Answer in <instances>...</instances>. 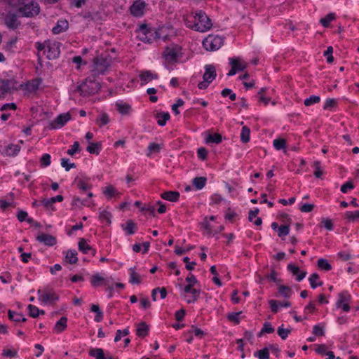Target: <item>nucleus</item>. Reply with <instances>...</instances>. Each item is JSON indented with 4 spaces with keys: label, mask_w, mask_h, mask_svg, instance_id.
Wrapping results in <instances>:
<instances>
[{
    "label": "nucleus",
    "mask_w": 359,
    "mask_h": 359,
    "mask_svg": "<svg viewBox=\"0 0 359 359\" xmlns=\"http://www.w3.org/2000/svg\"><path fill=\"white\" fill-rule=\"evenodd\" d=\"M229 63L232 67L236 68L237 72L243 71L247 67L246 64L241 62V60L239 57L230 58Z\"/></svg>",
    "instance_id": "27"
},
{
    "label": "nucleus",
    "mask_w": 359,
    "mask_h": 359,
    "mask_svg": "<svg viewBox=\"0 0 359 359\" xmlns=\"http://www.w3.org/2000/svg\"><path fill=\"white\" fill-rule=\"evenodd\" d=\"M40 163L42 167L48 166L51 163L50 155L48 154H44L40 159Z\"/></svg>",
    "instance_id": "60"
},
{
    "label": "nucleus",
    "mask_w": 359,
    "mask_h": 359,
    "mask_svg": "<svg viewBox=\"0 0 359 359\" xmlns=\"http://www.w3.org/2000/svg\"><path fill=\"white\" fill-rule=\"evenodd\" d=\"M112 63V58L109 55H101L94 58L92 72L94 76L104 74Z\"/></svg>",
    "instance_id": "2"
},
{
    "label": "nucleus",
    "mask_w": 359,
    "mask_h": 359,
    "mask_svg": "<svg viewBox=\"0 0 359 359\" xmlns=\"http://www.w3.org/2000/svg\"><path fill=\"white\" fill-rule=\"evenodd\" d=\"M110 280L111 278H104L99 273H96L91 277L90 283L93 287H97L102 285H109Z\"/></svg>",
    "instance_id": "17"
},
{
    "label": "nucleus",
    "mask_w": 359,
    "mask_h": 359,
    "mask_svg": "<svg viewBox=\"0 0 359 359\" xmlns=\"http://www.w3.org/2000/svg\"><path fill=\"white\" fill-rule=\"evenodd\" d=\"M149 330V325L145 322H141L137 325L136 334L140 337H144L148 334Z\"/></svg>",
    "instance_id": "26"
},
{
    "label": "nucleus",
    "mask_w": 359,
    "mask_h": 359,
    "mask_svg": "<svg viewBox=\"0 0 359 359\" xmlns=\"http://www.w3.org/2000/svg\"><path fill=\"white\" fill-rule=\"evenodd\" d=\"M255 357L259 359H269V348L265 347L261 350H258L254 353Z\"/></svg>",
    "instance_id": "40"
},
{
    "label": "nucleus",
    "mask_w": 359,
    "mask_h": 359,
    "mask_svg": "<svg viewBox=\"0 0 359 359\" xmlns=\"http://www.w3.org/2000/svg\"><path fill=\"white\" fill-rule=\"evenodd\" d=\"M8 316L11 320L18 323L20 322L21 313L11 310H8Z\"/></svg>",
    "instance_id": "54"
},
{
    "label": "nucleus",
    "mask_w": 359,
    "mask_h": 359,
    "mask_svg": "<svg viewBox=\"0 0 359 359\" xmlns=\"http://www.w3.org/2000/svg\"><path fill=\"white\" fill-rule=\"evenodd\" d=\"M320 101V97L318 95H311L306 98L304 103L306 106H311L313 104L318 103Z\"/></svg>",
    "instance_id": "52"
},
{
    "label": "nucleus",
    "mask_w": 359,
    "mask_h": 359,
    "mask_svg": "<svg viewBox=\"0 0 359 359\" xmlns=\"http://www.w3.org/2000/svg\"><path fill=\"white\" fill-rule=\"evenodd\" d=\"M20 146L18 144H9L2 149V154L7 156H15L20 151Z\"/></svg>",
    "instance_id": "16"
},
{
    "label": "nucleus",
    "mask_w": 359,
    "mask_h": 359,
    "mask_svg": "<svg viewBox=\"0 0 359 359\" xmlns=\"http://www.w3.org/2000/svg\"><path fill=\"white\" fill-rule=\"evenodd\" d=\"M183 292L185 294L190 293L191 294V297H188L186 294L183 295L184 298H186V301L188 304L196 302L198 300L201 293L200 290L194 288V286L191 285H186L183 289Z\"/></svg>",
    "instance_id": "13"
},
{
    "label": "nucleus",
    "mask_w": 359,
    "mask_h": 359,
    "mask_svg": "<svg viewBox=\"0 0 359 359\" xmlns=\"http://www.w3.org/2000/svg\"><path fill=\"white\" fill-rule=\"evenodd\" d=\"M41 82V79H36L32 80L29 84V89L33 91L36 90L39 88Z\"/></svg>",
    "instance_id": "62"
},
{
    "label": "nucleus",
    "mask_w": 359,
    "mask_h": 359,
    "mask_svg": "<svg viewBox=\"0 0 359 359\" xmlns=\"http://www.w3.org/2000/svg\"><path fill=\"white\" fill-rule=\"evenodd\" d=\"M161 147L159 144L157 143H150L148 146V153L147 154V156H151L153 153H159L161 151Z\"/></svg>",
    "instance_id": "46"
},
{
    "label": "nucleus",
    "mask_w": 359,
    "mask_h": 359,
    "mask_svg": "<svg viewBox=\"0 0 359 359\" xmlns=\"http://www.w3.org/2000/svg\"><path fill=\"white\" fill-rule=\"evenodd\" d=\"M111 215L110 212L107 210H103L100 213L99 218L102 221H106L107 223L111 224Z\"/></svg>",
    "instance_id": "59"
},
{
    "label": "nucleus",
    "mask_w": 359,
    "mask_h": 359,
    "mask_svg": "<svg viewBox=\"0 0 359 359\" xmlns=\"http://www.w3.org/2000/svg\"><path fill=\"white\" fill-rule=\"evenodd\" d=\"M224 38L214 34H210L203 41V46L208 51L217 50L223 45Z\"/></svg>",
    "instance_id": "7"
},
{
    "label": "nucleus",
    "mask_w": 359,
    "mask_h": 359,
    "mask_svg": "<svg viewBox=\"0 0 359 359\" xmlns=\"http://www.w3.org/2000/svg\"><path fill=\"white\" fill-rule=\"evenodd\" d=\"M130 271V280L132 284H140L141 283V278L138 273L135 272V267H132L129 269Z\"/></svg>",
    "instance_id": "33"
},
{
    "label": "nucleus",
    "mask_w": 359,
    "mask_h": 359,
    "mask_svg": "<svg viewBox=\"0 0 359 359\" xmlns=\"http://www.w3.org/2000/svg\"><path fill=\"white\" fill-rule=\"evenodd\" d=\"M313 167L315 168V171L313 173L315 177L317 178H320L323 173V171L320 167V162L318 161H314Z\"/></svg>",
    "instance_id": "50"
},
{
    "label": "nucleus",
    "mask_w": 359,
    "mask_h": 359,
    "mask_svg": "<svg viewBox=\"0 0 359 359\" xmlns=\"http://www.w3.org/2000/svg\"><path fill=\"white\" fill-rule=\"evenodd\" d=\"M101 147H102V144L100 142H95V143L91 142L87 147L86 150L90 154L98 155L100 153V151L101 149Z\"/></svg>",
    "instance_id": "35"
},
{
    "label": "nucleus",
    "mask_w": 359,
    "mask_h": 359,
    "mask_svg": "<svg viewBox=\"0 0 359 359\" xmlns=\"http://www.w3.org/2000/svg\"><path fill=\"white\" fill-rule=\"evenodd\" d=\"M222 140V137L219 133H215V134H209L205 141L207 143H215V144H219Z\"/></svg>",
    "instance_id": "38"
},
{
    "label": "nucleus",
    "mask_w": 359,
    "mask_h": 359,
    "mask_svg": "<svg viewBox=\"0 0 359 359\" xmlns=\"http://www.w3.org/2000/svg\"><path fill=\"white\" fill-rule=\"evenodd\" d=\"M250 128L244 126L242 128L241 133V140L243 143H248L250 141Z\"/></svg>",
    "instance_id": "37"
},
{
    "label": "nucleus",
    "mask_w": 359,
    "mask_h": 359,
    "mask_svg": "<svg viewBox=\"0 0 359 359\" xmlns=\"http://www.w3.org/2000/svg\"><path fill=\"white\" fill-rule=\"evenodd\" d=\"M273 144L276 150H281L285 148L286 141L283 138H278L273 140Z\"/></svg>",
    "instance_id": "49"
},
{
    "label": "nucleus",
    "mask_w": 359,
    "mask_h": 359,
    "mask_svg": "<svg viewBox=\"0 0 359 359\" xmlns=\"http://www.w3.org/2000/svg\"><path fill=\"white\" fill-rule=\"evenodd\" d=\"M29 314L32 318H36L40 314V310L34 305L29 304L27 306Z\"/></svg>",
    "instance_id": "51"
},
{
    "label": "nucleus",
    "mask_w": 359,
    "mask_h": 359,
    "mask_svg": "<svg viewBox=\"0 0 359 359\" xmlns=\"http://www.w3.org/2000/svg\"><path fill=\"white\" fill-rule=\"evenodd\" d=\"M35 47L38 50L37 57L38 60H41V56L39 53V52L44 50L46 48H47V41H45L43 43L41 42H36L35 44Z\"/></svg>",
    "instance_id": "57"
},
{
    "label": "nucleus",
    "mask_w": 359,
    "mask_h": 359,
    "mask_svg": "<svg viewBox=\"0 0 359 359\" xmlns=\"http://www.w3.org/2000/svg\"><path fill=\"white\" fill-rule=\"evenodd\" d=\"M139 76L143 83H147L152 80L158 79V75L155 73H152L149 70H144L141 72Z\"/></svg>",
    "instance_id": "23"
},
{
    "label": "nucleus",
    "mask_w": 359,
    "mask_h": 359,
    "mask_svg": "<svg viewBox=\"0 0 359 359\" xmlns=\"http://www.w3.org/2000/svg\"><path fill=\"white\" fill-rule=\"evenodd\" d=\"M137 32L139 39L147 43H151L160 38L158 32L154 29L149 27L147 24H141Z\"/></svg>",
    "instance_id": "4"
},
{
    "label": "nucleus",
    "mask_w": 359,
    "mask_h": 359,
    "mask_svg": "<svg viewBox=\"0 0 359 359\" xmlns=\"http://www.w3.org/2000/svg\"><path fill=\"white\" fill-rule=\"evenodd\" d=\"M351 299V296L347 291H343L338 294V299L336 302L337 308H341L343 311L348 312L350 311V306L348 304Z\"/></svg>",
    "instance_id": "8"
},
{
    "label": "nucleus",
    "mask_w": 359,
    "mask_h": 359,
    "mask_svg": "<svg viewBox=\"0 0 359 359\" xmlns=\"http://www.w3.org/2000/svg\"><path fill=\"white\" fill-rule=\"evenodd\" d=\"M205 73L203 76L204 80L212 82L216 77V69L213 65H206L205 66Z\"/></svg>",
    "instance_id": "19"
},
{
    "label": "nucleus",
    "mask_w": 359,
    "mask_h": 359,
    "mask_svg": "<svg viewBox=\"0 0 359 359\" xmlns=\"http://www.w3.org/2000/svg\"><path fill=\"white\" fill-rule=\"evenodd\" d=\"M61 165L65 168L66 171H69L71 168H76V164L74 163H69V159L65 158L61 159Z\"/></svg>",
    "instance_id": "56"
},
{
    "label": "nucleus",
    "mask_w": 359,
    "mask_h": 359,
    "mask_svg": "<svg viewBox=\"0 0 359 359\" xmlns=\"http://www.w3.org/2000/svg\"><path fill=\"white\" fill-rule=\"evenodd\" d=\"M69 22L67 20L60 19L57 22L56 25L52 29V32L55 34H60L68 29Z\"/></svg>",
    "instance_id": "21"
},
{
    "label": "nucleus",
    "mask_w": 359,
    "mask_h": 359,
    "mask_svg": "<svg viewBox=\"0 0 359 359\" xmlns=\"http://www.w3.org/2000/svg\"><path fill=\"white\" fill-rule=\"evenodd\" d=\"M156 118H157L158 124L163 126L166 124L167 121L170 119V116L168 112H161L156 114Z\"/></svg>",
    "instance_id": "32"
},
{
    "label": "nucleus",
    "mask_w": 359,
    "mask_h": 359,
    "mask_svg": "<svg viewBox=\"0 0 359 359\" xmlns=\"http://www.w3.org/2000/svg\"><path fill=\"white\" fill-rule=\"evenodd\" d=\"M182 55V48L178 45L167 46L163 52V58L166 62L170 64L177 62Z\"/></svg>",
    "instance_id": "6"
},
{
    "label": "nucleus",
    "mask_w": 359,
    "mask_h": 359,
    "mask_svg": "<svg viewBox=\"0 0 359 359\" xmlns=\"http://www.w3.org/2000/svg\"><path fill=\"white\" fill-rule=\"evenodd\" d=\"M16 6L22 17L34 18L40 13V6L35 0H18Z\"/></svg>",
    "instance_id": "1"
},
{
    "label": "nucleus",
    "mask_w": 359,
    "mask_h": 359,
    "mask_svg": "<svg viewBox=\"0 0 359 359\" xmlns=\"http://www.w3.org/2000/svg\"><path fill=\"white\" fill-rule=\"evenodd\" d=\"M95 121L101 127L107 125L109 122V117L107 113L102 112Z\"/></svg>",
    "instance_id": "43"
},
{
    "label": "nucleus",
    "mask_w": 359,
    "mask_h": 359,
    "mask_svg": "<svg viewBox=\"0 0 359 359\" xmlns=\"http://www.w3.org/2000/svg\"><path fill=\"white\" fill-rule=\"evenodd\" d=\"M313 333L316 336H323L325 334L324 327L320 325H316L313 328Z\"/></svg>",
    "instance_id": "63"
},
{
    "label": "nucleus",
    "mask_w": 359,
    "mask_h": 359,
    "mask_svg": "<svg viewBox=\"0 0 359 359\" xmlns=\"http://www.w3.org/2000/svg\"><path fill=\"white\" fill-rule=\"evenodd\" d=\"M274 328L269 322H265L261 332L258 334V337H261L263 333H273Z\"/></svg>",
    "instance_id": "48"
},
{
    "label": "nucleus",
    "mask_w": 359,
    "mask_h": 359,
    "mask_svg": "<svg viewBox=\"0 0 359 359\" xmlns=\"http://www.w3.org/2000/svg\"><path fill=\"white\" fill-rule=\"evenodd\" d=\"M317 265L318 268L325 271H330L332 269V266L327 259L320 258L318 260Z\"/></svg>",
    "instance_id": "45"
},
{
    "label": "nucleus",
    "mask_w": 359,
    "mask_h": 359,
    "mask_svg": "<svg viewBox=\"0 0 359 359\" xmlns=\"http://www.w3.org/2000/svg\"><path fill=\"white\" fill-rule=\"evenodd\" d=\"M39 299L43 303H52L59 299V296L52 290H38Z\"/></svg>",
    "instance_id": "9"
},
{
    "label": "nucleus",
    "mask_w": 359,
    "mask_h": 359,
    "mask_svg": "<svg viewBox=\"0 0 359 359\" xmlns=\"http://www.w3.org/2000/svg\"><path fill=\"white\" fill-rule=\"evenodd\" d=\"M90 311L92 312H94L96 313L95 318H94V320L95 322H100L103 319V313L102 311L100 310V307L98 305H96V304H92L91 305V307H90Z\"/></svg>",
    "instance_id": "34"
},
{
    "label": "nucleus",
    "mask_w": 359,
    "mask_h": 359,
    "mask_svg": "<svg viewBox=\"0 0 359 359\" xmlns=\"http://www.w3.org/2000/svg\"><path fill=\"white\" fill-rule=\"evenodd\" d=\"M60 45L59 42H50L47 41V58L48 60H55L59 57L60 54Z\"/></svg>",
    "instance_id": "10"
},
{
    "label": "nucleus",
    "mask_w": 359,
    "mask_h": 359,
    "mask_svg": "<svg viewBox=\"0 0 359 359\" xmlns=\"http://www.w3.org/2000/svg\"><path fill=\"white\" fill-rule=\"evenodd\" d=\"M318 279H319V276L316 273H312L310 276L309 280L310 282L311 287L313 289H315L318 286H321L323 285V282L322 281H319V282L317 283V280Z\"/></svg>",
    "instance_id": "42"
},
{
    "label": "nucleus",
    "mask_w": 359,
    "mask_h": 359,
    "mask_svg": "<svg viewBox=\"0 0 359 359\" xmlns=\"http://www.w3.org/2000/svg\"><path fill=\"white\" fill-rule=\"evenodd\" d=\"M14 82L11 79H1L0 80V98L4 97L13 86Z\"/></svg>",
    "instance_id": "18"
},
{
    "label": "nucleus",
    "mask_w": 359,
    "mask_h": 359,
    "mask_svg": "<svg viewBox=\"0 0 359 359\" xmlns=\"http://www.w3.org/2000/svg\"><path fill=\"white\" fill-rule=\"evenodd\" d=\"M184 104V100L182 99H181V98H179L176 101V103L172 104V110L173 111V112L175 113V115L180 114V112L178 108L180 107H182Z\"/></svg>",
    "instance_id": "61"
},
{
    "label": "nucleus",
    "mask_w": 359,
    "mask_h": 359,
    "mask_svg": "<svg viewBox=\"0 0 359 359\" xmlns=\"http://www.w3.org/2000/svg\"><path fill=\"white\" fill-rule=\"evenodd\" d=\"M74 183H76L77 187L82 191H86L91 187L90 184H88L83 180L79 179L78 177L75 178Z\"/></svg>",
    "instance_id": "44"
},
{
    "label": "nucleus",
    "mask_w": 359,
    "mask_h": 359,
    "mask_svg": "<svg viewBox=\"0 0 359 359\" xmlns=\"http://www.w3.org/2000/svg\"><path fill=\"white\" fill-rule=\"evenodd\" d=\"M221 95L222 97H226L227 96L229 97V99L231 101H233L236 99V93H233L232 90L229 88H224L222 90Z\"/></svg>",
    "instance_id": "55"
},
{
    "label": "nucleus",
    "mask_w": 359,
    "mask_h": 359,
    "mask_svg": "<svg viewBox=\"0 0 359 359\" xmlns=\"http://www.w3.org/2000/svg\"><path fill=\"white\" fill-rule=\"evenodd\" d=\"M72 205L77 207H80L81 205L90 206L89 204L86 203V200H81L79 196H74Z\"/></svg>",
    "instance_id": "58"
},
{
    "label": "nucleus",
    "mask_w": 359,
    "mask_h": 359,
    "mask_svg": "<svg viewBox=\"0 0 359 359\" xmlns=\"http://www.w3.org/2000/svg\"><path fill=\"white\" fill-rule=\"evenodd\" d=\"M70 118L71 115L69 113L60 114L49 123L48 127L50 129L61 128Z\"/></svg>",
    "instance_id": "11"
},
{
    "label": "nucleus",
    "mask_w": 359,
    "mask_h": 359,
    "mask_svg": "<svg viewBox=\"0 0 359 359\" xmlns=\"http://www.w3.org/2000/svg\"><path fill=\"white\" fill-rule=\"evenodd\" d=\"M180 193L175 191H168L161 194V196L163 199L170 201L176 202L180 198Z\"/></svg>",
    "instance_id": "24"
},
{
    "label": "nucleus",
    "mask_w": 359,
    "mask_h": 359,
    "mask_svg": "<svg viewBox=\"0 0 359 359\" xmlns=\"http://www.w3.org/2000/svg\"><path fill=\"white\" fill-rule=\"evenodd\" d=\"M79 249L84 254L88 253L90 250H92L93 252V254H95V250H93L92 248L88 244H87L84 238L80 239L79 242Z\"/></svg>",
    "instance_id": "36"
},
{
    "label": "nucleus",
    "mask_w": 359,
    "mask_h": 359,
    "mask_svg": "<svg viewBox=\"0 0 359 359\" xmlns=\"http://www.w3.org/2000/svg\"><path fill=\"white\" fill-rule=\"evenodd\" d=\"M65 260L69 264H76L78 262L76 251L75 250H69L67 252Z\"/></svg>",
    "instance_id": "31"
},
{
    "label": "nucleus",
    "mask_w": 359,
    "mask_h": 359,
    "mask_svg": "<svg viewBox=\"0 0 359 359\" xmlns=\"http://www.w3.org/2000/svg\"><path fill=\"white\" fill-rule=\"evenodd\" d=\"M6 26L10 29L15 30L21 25V22L18 20L15 13L8 12L4 19Z\"/></svg>",
    "instance_id": "12"
},
{
    "label": "nucleus",
    "mask_w": 359,
    "mask_h": 359,
    "mask_svg": "<svg viewBox=\"0 0 359 359\" xmlns=\"http://www.w3.org/2000/svg\"><path fill=\"white\" fill-rule=\"evenodd\" d=\"M193 18L196 20V31L205 32L210 30L212 26L211 20L202 10L192 13Z\"/></svg>",
    "instance_id": "5"
},
{
    "label": "nucleus",
    "mask_w": 359,
    "mask_h": 359,
    "mask_svg": "<svg viewBox=\"0 0 359 359\" xmlns=\"http://www.w3.org/2000/svg\"><path fill=\"white\" fill-rule=\"evenodd\" d=\"M278 294L284 298H289L292 293L290 287L286 285H280L278 287Z\"/></svg>",
    "instance_id": "30"
},
{
    "label": "nucleus",
    "mask_w": 359,
    "mask_h": 359,
    "mask_svg": "<svg viewBox=\"0 0 359 359\" xmlns=\"http://www.w3.org/2000/svg\"><path fill=\"white\" fill-rule=\"evenodd\" d=\"M145 3L142 0L135 1L130 6V13L133 16L141 17L144 14V10L145 8Z\"/></svg>",
    "instance_id": "14"
},
{
    "label": "nucleus",
    "mask_w": 359,
    "mask_h": 359,
    "mask_svg": "<svg viewBox=\"0 0 359 359\" xmlns=\"http://www.w3.org/2000/svg\"><path fill=\"white\" fill-rule=\"evenodd\" d=\"M101 86L94 79L87 78L81 85L77 86V91L81 96L86 97L94 95L99 91Z\"/></svg>",
    "instance_id": "3"
},
{
    "label": "nucleus",
    "mask_w": 359,
    "mask_h": 359,
    "mask_svg": "<svg viewBox=\"0 0 359 359\" xmlns=\"http://www.w3.org/2000/svg\"><path fill=\"white\" fill-rule=\"evenodd\" d=\"M116 107L117 111L122 115H128L131 111V106L126 102H116Z\"/></svg>",
    "instance_id": "25"
},
{
    "label": "nucleus",
    "mask_w": 359,
    "mask_h": 359,
    "mask_svg": "<svg viewBox=\"0 0 359 359\" xmlns=\"http://www.w3.org/2000/svg\"><path fill=\"white\" fill-rule=\"evenodd\" d=\"M207 178L205 177H196L192 180V184L197 190L202 189L206 184Z\"/></svg>",
    "instance_id": "29"
},
{
    "label": "nucleus",
    "mask_w": 359,
    "mask_h": 359,
    "mask_svg": "<svg viewBox=\"0 0 359 359\" xmlns=\"http://www.w3.org/2000/svg\"><path fill=\"white\" fill-rule=\"evenodd\" d=\"M335 19V14L333 13H330L326 15L324 18L320 20V24L325 27H328L330 26V22L333 21Z\"/></svg>",
    "instance_id": "41"
},
{
    "label": "nucleus",
    "mask_w": 359,
    "mask_h": 359,
    "mask_svg": "<svg viewBox=\"0 0 359 359\" xmlns=\"http://www.w3.org/2000/svg\"><path fill=\"white\" fill-rule=\"evenodd\" d=\"M345 217L349 220H355V219H359V210L351 212L347 211L345 212Z\"/></svg>",
    "instance_id": "64"
},
{
    "label": "nucleus",
    "mask_w": 359,
    "mask_h": 359,
    "mask_svg": "<svg viewBox=\"0 0 359 359\" xmlns=\"http://www.w3.org/2000/svg\"><path fill=\"white\" fill-rule=\"evenodd\" d=\"M89 355L91 357H95V359H105L104 351L100 348L90 349L89 351Z\"/></svg>",
    "instance_id": "39"
},
{
    "label": "nucleus",
    "mask_w": 359,
    "mask_h": 359,
    "mask_svg": "<svg viewBox=\"0 0 359 359\" xmlns=\"http://www.w3.org/2000/svg\"><path fill=\"white\" fill-rule=\"evenodd\" d=\"M291 331L292 330L290 328H283V325H282L281 326L278 327L277 330V333L282 339L285 340L287 339L288 334L291 332Z\"/></svg>",
    "instance_id": "47"
},
{
    "label": "nucleus",
    "mask_w": 359,
    "mask_h": 359,
    "mask_svg": "<svg viewBox=\"0 0 359 359\" xmlns=\"http://www.w3.org/2000/svg\"><path fill=\"white\" fill-rule=\"evenodd\" d=\"M287 269L288 271H290L294 276H296V280L297 281H301L302 280H303L306 275V271H300V269L299 266H295L292 264H289L287 265Z\"/></svg>",
    "instance_id": "22"
},
{
    "label": "nucleus",
    "mask_w": 359,
    "mask_h": 359,
    "mask_svg": "<svg viewBox=\"0 0 359 359\" xmlns=\"http://www.w3.org/2000/svg\"><path fill=\"white\" fill-rule=\"evenodd\" d=\"M36 240L47 246H53L56 244V238L50 234L41 233L37 236Z\"/></svg>",
    "instance_id": "15"
},
{
    "label": "nucleus",
    "mask_w": 359,
    "mask_h": 359,
    "mask_svg": "<svg viewBox=\"0 0 359 359\" xmlns=\"http://www.w3.org/2000/svg\"><path fill=\"white\" fill-rule=\"evenodd\" d=\"M290 225H281L278 229V236L283 237L287 236L290 233Z\"/></svg>",
    "instance_id": "53"
},
{
    "label": "nucleus",
    "mask_w": 359,
    "mask_h": 359,
    "mask_svg": "<svg viewBox=\"0 0 359 359\" xmlns=\"http://www.w3.org/2000/svg\"><path fill=\"white\" fill-rule=\"evenodd\" d=\"M67 318L62 316L60 319L57 321L54 327V331L57 333L63 332L67 328Z\"/></svg>",
    "instance_id": "28"
},
{
    "label": "nucleus",
    "mask_w": 359,
    "mask_h": 359,
    "mask_svg": "<svg viewBox=\"0 0 359 359\" xmlns=\"http://www.w3.org/2000/svg\"><path fill=\"white\" fill-rule=\"evenodd\" d=\"M121 228L128 236L134 234L137 230V224L132 219H128L126 224H122Z\"/></svg>",
    "instance_id": "20"
}]
</instances>
